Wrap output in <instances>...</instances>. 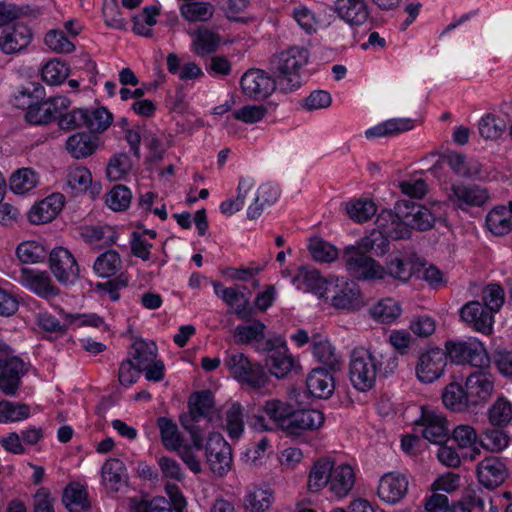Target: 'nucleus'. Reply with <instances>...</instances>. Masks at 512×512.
<instances>
[{"label": "nucleus", "mask_w": 512, "mask_h": 512, "mask_svg": "<svg viewBox=\"0 0 512 512\" xmlns=\"http://www.w3.org/2000/svg\"><path fill=\"white\" fill-rule=\"evenodd\" d=\"M312 354L317 361L329 367L331 370H338L340 367V355L334 345L325 337L315 336L312 339Z\"/></svg>", "instance_id": "34"}, {"label": "nucleus", "mask_w": 512, "mask_h": 512, "mask_svg": "<svg viewBox=\"0 0 512 512\" xmlns=\"http://www.w3.org/2000/svg\"><path fill=\"white\" fill-rule=\"evenodd\" d=\"M443 206V203H434L430 209L409 200H399L395 205V209L405 219L408 229L425 231L432 228L435 221L441 218Z\"/></svg>", "instance_id": "8"}, {"label": "nucleus", "mask_w": 512, "mask_h": 512, "mask_svg": "<svg viewBox=\"0 0 512 512\" xmlns=\"http://www.w3.org/2000/svg\"><path fill=\"white\" fill-rule=\"evenodd\" d=\"M321 300L334 309L344 312L358 311L365 305L364 297L358 285L338 276L328 277L325 294Z\"/></svg>", "instance_id": "2"}, {"label": "nucleus", "mask_w": 512, "mask_h": 512, "mask_svg": "<svg viewBox=\"0 0 512 512\" xmlns=\"http://www.w3.org/2000/svg\"><path fill=\"white\" fill-rule=\"evenodd\" d=\"M419 424L423 427L422 435L431 443H444L450 433L446 417L432 407H422Z\"/></svg>", "instance_id": "15"}, {"label": "nucleus", "mask_w": 512, "mask_h": 512, "mask_svg": "<svg viewBox=\"0 0 512 512\" xmlns=\"http://www.w3.org/2000/svg\"><path fill=\"white\" fill-rule=\"evenodd\" d=\"M69 72L70 69L65 62L60 59H53L42 68V78L50 85H58L69 76Z\"/></svg>", "instance_id": "55"}, {"label": "nucleus", "mask_w": 512, "mask_h": 512, "mask_svg": "<svg viewBox=\"0 0 512 512\" xmlns=\"http://www.w3.org/2000/svg\"><path fill=\"white\" fill-rule=\"evenodd\" d=\"M489 422L496 427H506L512 421V404L505 397H498L488 409Z\"/></svg>", "instance_id": "42"}, {"label": "nucleus", "mask_w": 512, "mask_h": 512, "mask_svg": "<svg viewBox=\"0 0 512 512\" xmlns=\"http://www.w3.org/2000/svg\"><path fill=\"white\" fill-rule=\"evenodd\" d=\"M213 407L214 396L212 392L210 390H202L191 395L188 401V413L180 416V423L190 433L191 440H193V445L197 451L203 449L204 438L202 430L195 423L200 418L208 417Z\"/></svg>", "instance_id": "3"}, {"label": "nucleus", "mask_w": 512, "mask_h": 512, "mask_svg": "<svg viewBox=\"0 0 512 512\" xmlns=\"http://www.w3.org/2000/svg\"><path fill=\"white\" fill-rule=\"evenodd\" d=\"M448 164L461 177H474L480 172V166L477 162L469 161L461 154H451L448 157Z\"/></svg>", "instance_id": "62"}, {"label": "nucleus", "mask_w": 512, "mask_h": 512, "mask_svg": "<svg viewBox=\"0 0 512 512\" xmlns=\"http://www.w3.org/2000/svg\"><path fill=\"white\" fill-rule=\"evenodd\" d=\"M477 477L485 487L494 488L504 482L507 477V469L500 458L486 457L477 465Z\"/></svg>", "instance_id": "26"}, {"label": "nucleus", "mask_w": 512, "mask_h": 512, "mask_svg": "<svg viewBox=\"0 0 512 512\" xmlns=\"http://www.w3.org/2000/svg\"><path fill=\"white\" fill-rule=\"evenodd\" d=\"M345 211L354 222L363 223L376 214V205L370 199H352L345 203Z\"/></svg>", "instance_id": "40"}, {"label": "nucleus", "mask_w": 512, "mask_h": 512, "mask_svg": "<svg viewBox=\"0 0 512 512\" xmlns=\"http://www.w3.org/2000/svg\"><path fill=\"white\" fill-rule=\"evenodd\" d=\"M20 279L25 287L44 299L54 298L60 292L46 271L23 268Z\"/></svg>", "instance_id": "21"}, {"label": "nucleus", "mask_w": 512, "mask_h": 512, "mask_svg": "<svg viewBox=\"0 0 512 512\" xmlns=\"http://www.w3.org/2000/svg\"><path fill=\"white\" fill-rule=\"evenodd\" d=\"M32 90L24 88L19 94L28 96L31 100L28 103L26 120L34 125H45L57 120L59 114L66 111L71 101L64 96H55L43 99V87L38 83H32Z\"/></svg>", "instance_id": "1"}, {"label": "nucleus", "mask_w": 512, "mask_h": 512, "mask_svg": "<svg viewBox=\"0 0 512 512\" xmlns=\"http://www.w3.org/2000/svg\"><path fill=\"white\" fill-rule=\"evenodd\" d=\"M461 321L470 326L474 331L484 335L493 332L494 315L479 301H469L459 310Z\"/></svg>", "instance_id": "17"}, {"label": "nucleus", "mask_w": 512, "mask_h": 512, "mask_svg": "<svg viewBox=\"0 0 512 512\" xmlns=\"http://www.w3.org/2000/svg\"><path fill=\"white\" fill-rule=\"evenodd\" d=\"M324 415L314 408H295L290 404V442L303 431H314L324 423Z\"/></svg>", "instance_id": "19"}, {"label": "nucleus", "mask_w": 512, "mask_h": 512, "mask_svg": "<svg viewBox=\"0 0 512 512\" xmlns=\"http://www.w3.org/2000/svg\"><path fill=\"white\" fill-rule=\"evenodd\" d=\"M133 349L132 361L138 371H144L156 360L157 347L155 343L136 342L133 344Z\"/></svg>", "instance_id": "51"}, {"label": "nucleus", "mask_w": 512, "mask_h": 512, "mask_svg": "<svg viewBox=\"0 0 512 512\" xmlns=\"http://www.w3.org/2000/svg\"><path fill=\"white\" fill-rule=\"evenodd\" d=\"M29 416L30 407L27 404L7 400L0 402V423L21 421Z\"/></svg>", "instance_id": "53"}, {"label": "nucleus", "mask_w": 512, "mask_h": 512, "mask_svg": "<svg viewBox=\"0 0 512 512\" xmlns=\"http://www.w3.org/2000/svg\"><path fill=\"white\" fill-rule=\"evenodd\" d=\"M87 123L86 128L92 133H102L111 125L113 116L104 107H99L94 110L87 109Z\"/></svg>", "instance_id": "59"}, {"label": "nucleus", "mask_w": 512, "mask_h": 512, "mask_svg": "<svg viewBox=\"0 0 512 512\" xmlns=\"http://www.w3.org/2000/svg\"><path fill=\"white\" fill-rule=\"evenodd\" d=\"M354 484L355 472L353 468L346 463L338 465L335 464L333 472L330 475V481L328 484L329 491L335 497L341 499L350 493Z\"/></svg>", "instance_id": "30"}, {"label": "nucleus", "mask_w": 512, "mask_h": 512, "mask_svg": "<svg viewBox=\"0 0 512 512\" xmlns=\"http://www.w3.org/2000/svg\"><path fill=\"white\" fill-rule=\"evenodd\" d=\"M483 306L489 309L492 314L498 312L504 304L505 293L498 284L487 285L482 292Z\"/></svg>", "instance_id": "63"}, {"label": "nucleus", "mask_w": 512, "mask_h": 512, "mask_svg": "<svg viewBox=\"0 0 512 512\" xmlns=\"http://www.w3.org/2000/svg\"><path fill=\"white\" fill-rule=\"evenodd\" d=\"M224 363L231 375L241 384L261 389L268 382V375L263 366L258 362H251L244 353H231Z\"/></svg>", "instance_id": "5"}, {"label": "nucleus", "mask_w": 512, "mask_h": 512, "mask_svg": "<svg viewBox=\"0 0 512 512\" xmlns=\"http://www.w3.org/2000/svg\"><path fill=\"white\" fill-rule=\"evenodd\" d=\"M445 348L447 356L456 364H470L477 368L489 366L490 358L485 345L476 337L447 341Z\"/></svg>", "instance_id": "6"}, {"label": "nucleus", "mask_w": 512, "mask_h": 512, "mask_svg": "<svg viewBox=\"0 0 512 512\" xmlns=\"http://www.w3.org/2000/svg\"><path fill=\"white\" fill-rule=\"evenodd\" d=\"M308 248L312 258L319 263H331L339 256L337 247L320 237L311 238Z\"/></svg>", "instance_id": "43"}, {"label": "nucleus", "mask_w": 512, "mask_h": 512, "mask_svg": "<svg viewBox=\"0 0 512 512\" xmlns=\"http://www.w3.org/2000/svg\"><path fill=\"white\" fill-rule=\"evenodd\" d=\"M489 199L485 188L475 184L456 183L447 192L448 202L455 208L468 211L471 207H481Z\"/></svg>", "instance_id": "10"}, {"label": "nucleus", "mask_w": 512, "mask_h": 512, "mask_svg": "<svg viewBox=\"0 0 512 512\" xmlns=\"http://www.w3.org/2000/svg\"><path fill=\"white\" fill-rule=\"evenodd\" d=\"M244 285L230 287L222 300L228 307V313L235 314L239 319L250 322L255 315V308L250 304V292L241 291Z\"/></svg>", "instance_id": "27"}, {"label": "nucleus", "mask_w": 512, "mask_h": 512, "mask_svg": "<svg viewBox=\"0 0 512 512\" xmlns=\"http://www.w3.org/2000/svg\"><path fill=\"white\" fill-rule=\"evenodd\" d=\"M447 365V353L433 348L421 353L418 357L415 374L421 383L430 384L442 377Z\"/></svg>", "instance_id": "11"}, {"label": "nucleus", "mask_w": 512, "mask_h": 512, "mask_svg": "<svg viewBox=\"0 0 512 512\" xmlns=\"http://www.w3.org/2000/svg\"><path fill=\"white\" fill-rule=\"evenodd\" d=\"M16 253L22 263L43 262L47 256L45 247L36 241L22 242L17 247Z\"/></svg>", "instance_id": "54"}, {"label": "nucleus", "mask_w": 512, "mask_h": 512, "mask_svg": "<svg viewBox=\"0 0 512 512\" xmlns=\"http://www.w3.org/2000/svg\"><path fill=\"white\" fill-rule=\"evenodd\" d=\"M157 425L165 448L170 451L179 450L182 446V437L178 431L177 424L168 417H159Z\"/></svg>", "instance_id": "41"}, {"label": "nucleus", "mask_w": 512, "mask_h": 512, "mask_svg": "<svg viewBox=\"0 0 512 512\" xmlns=\"http://www.w3.org/2000/svg\"><path fill=\"white\" fill-rule=\"evenodd\" d=\"M257 349L268 353L266 366L272 375L284 378L288 374V348L283 336L271 337Z\"/></svg>", "instance_id": "14"}, {"label": "nucleus", "mask_w": 512, "mask_h": 512, "mask_svg": "<svg viewBox=\"0 0 512 512\" xmlns=\"http://www.w3.org/2000/svg\"><path fill=\"white\" fill-rule=\"evenodd\" d=\"M333 10L341 20L350 26H361L370 16L366 0H335Z\"/></svg>", "instance_id": "22"}, {"label": "nucleus", "mask_w": 512, "mask_h": 512, "mask_svg": "<svg viewBox=\"0 0 512 512\" xmlns=\"http://www.w3.org/2000/svg\"><path fill=\"white\" fill-rule=\"evenodd\" d=\"M334 465L335 462L329 457L321 458L314 463L308 478V488L310 491L318 492L325 486H328Z\"/></svg>", "instance_id": "36"}, {"label": "nucleus", "mask_w": 512, "mask_h": 512, "mask_svg": "<svg viewBox=\"0 0 512 512\" xmlns=\"http://www.w3.org/2000/svg\"><path fill=\"white\" fill-rule=\"evenodd\" d=\"M306 387L312 396L328 399L334 392L335 380L327 369L314 368L306 377Z\"/></svg>", "instance_id": "29"}, {"label": "nucleus", "mask_w": 512, "mask_h": 512, "mask_svg": "<svg viewBox=\"0 0 512 512\" xmlns=\"http://www.w3.org/2000/svg\"><path fill=\"white\" fill-rule=\"evenodd\" d=\"M390 237L381 233L378 229L373 230L369 235L363 237L357 244L359 248L366 252H372L377 256L384 255L389 251Z\"/></svg>", "instance_id": "49"}, {"label": "nucleus", "mask_w": 512, "mask_h": 512, "mask_svg": "<svg viewBox=\"0 0 512 512\" xmlns=\"http://www.w3.org/2000/svg\"><path fill=\"white\" fill-rule=\"evenodd\" d=\"M480 445L487 451L499 453L509 446L510 437L500 429H487L480 437Z\"/></svg>", "instance_id": "47"}, {"label": "nucleus", "mask_w": 512, "mask_h": 512, "mask_svg": "<svg viewBox=\"0 0 512 512\" xmlns=\"http://www.w3.org/2000/svg\"><path fill=\"white\" fill-rule=\"evenodd\" d=\"M486 227L496 236H504L512 231V213L505 205L492 208L486 215Z\"/></svg>", "instance_id": "32"}, {"label": "nucleus", "mask_w": 512, "mask_h": 512, "mask_svg": "<svg viewBox=\"0 0 512 512\" xmlns=\"http://www.w3.org/2000/svg\"><path fill=\"white\" fill-rule=\"evenodd\" d=\"M101 146V139L92 132H76L65 142L68 154L77 160L92 156Z\"/></svg>", "instance_id": "24"}, {"label": "nucleus", "mask_w": 512, "mask_h": 512, "mask_svg": "<svg viewBox=\"0 0 512 512\" xmlns=\"http://www.w3.org/2000/svg\"><path fill=\"white\" fill-rule=\"evenodd\" d=\"M91 183L92 175L86 167L78 166L68 171L66 189L71 190L72 196L85 192Z\"/></svg>", "instance_id": "45"}, {"label": "nucleus", "mask_w": 512, "mask_h": 512, "mask_svg": "<svg viewBox=\"0 0 512 512\" xmlns=\"http://www.w3.org/2000/svg\"><path fill=\"white\" fill-rule=\"evenodd\" d=\"M101 474L103 484L110 491L118 492L127 483V469L119 459H108L102 466Z\"/></svg>", "instance_id": "31"}, {"label": "nucleus", "mask_w": 512, "mask_h": 512, "mask_svg": "<svg viewBox=\"0 0 512 512\" xmlns=\"http://www.w3.org/2000/svg\"><path fill=\"white\" fill-rule=\"evenodd\" d=\"M494 375L485 368H479L466 377L465 388L473 406L489 400L494 392Z\"/></svg>", "instance_id": "16"}, {"label": "nucleus", "mask_w": 512, "mask_h": 512, "mask_svg": "<svg viewBox=\"0 0 512 512\" xmlns=\"http://www.w3.org/2000/svg\"><path fill=\"white\" fill-rule=\"evenodd\" d=\"M264 411L272 422V428L288 431V404L280 400H269L264 405Z\"/></svg>", "instance_id": "50"}, {"label": "nucleus", "mask_w": 512, "mask_h": 512, "mask_svg": "<svg viewBox=\"0 0 512 512\" xmlns=\"http://www.w3.org/2000/svg\"><path fill=\"white\" fill-rule=\"evenodd\" d=\"M50 269L61 284H73L78 278L80 269L73 254L64 247H55L49 253Z\"/></svg>", "instance_id": "13"}, {"label": "nucleus", "mask_w": 512, "mask_h": 512, "mask_svg": "<svg viewBox=\"0 0 512 512\" xmlns=\"http://www.w3.org/2000/svg\"><path fill=\"white\" fill-rule=\"evenodd\" d=\"M413 127L414 123L410 118H393L367 129L365 136L368 139L394 136L409 131L413 129Z\"/></svg>", "instance_id": "35"}, {"label": "nucleus", "mask_w": 512, "mask_h": 512, "mask_svg": "<svg viewBox=\"0 0 512 512\" xmlns=\"http://www.w3.org/2000/svg\"><path fill=\"white\" fill-rule=\"evenodd\" d=\"M272 498V492L269 489L254 487L247 493L244 504L251 512H264L271 506Z\"/></svg>", "instance_id": "52"}, {"label": "nucleus", "mask_w": 512, "mask_h": 512, "mask_svg": "<svg viewBox=\"0 0 512 512\" xmlns=\"http://www.w3.org/2000/svg\"><path fill=\"white\" fill-rule=\"evenodd\" d=\"M378 358L365 348H355L350 354L349 378L358 391L370 390L377 378Z\"/></svg>", "instance_id": "4"}, {"label": "nucleus", "mask_w": 512, "mask_h": 512, "mask_svg": "<svg viewBox=\"0 0 512 512\" xmlns=\"http://www.w3.org/2000/svg\"><path fill=\"white\" fill-rule=\"evenodd\" d=\"M401 313L400 304L393 298L381 299L370 308L372 318L385 324L394 322Z\"/></svg>", "instance_id": "38"}, {"label": "nucleus", "mask_w": 512, "mask_h": 512, "mask_svg": "<svg viewBox=\"0 0 512 512\" xmlns=\"http://www.w3.org/2000/svg\"><path fill=\"white\" fill-rule=\"evenodd\" d=\"M38 182L37 174L30 168L15 171L9 180L10 189L15 194H25L33 189Z\"/></svg>", "instance_id": "46"}, {"label": "nucleus", "mask_w": 512, "mask_h": 512, "mask_svg": "<svg viewBox=\"0 0 512 512\" xmlns=\"http://www.w3.org/2000/svg\"><path fill=\"white\" fill-rule=\"evenodd\" d=\"M132 199V193L124 185H115L107 194L106 204L114 211L126 210Z\"/></svg>", "instance_id": "61"}, {"label": "nucleus", "mask_w": 512, "mask_h": 512, "mask_svg": "<svg viewBox=\"0 0 512 512\" xmlns=\"http://www.w3.org/2000/svg\"><path fill=\"white\" fill-rule=\"evenodd\" d=\"M62 502L69 512H83L90 508L88 493L78 483H71L64 489Z\"/></svg>", "instance_id": "37"}, {"label": "nucleus", "mask_w": 512, "mask_h": 512, "mask_svg": "<svg viewBox=\"0 0 512 512\" xmlns=\"http://www.w3.org/2000/svg\"><path fill=\"white\" fill-rule=\"evenodd\" d=\"M31 29L20 22L3 29L0 36V49L5 54H14L25 49L32 40Z\"/></svg>", "instance_id": "20"}, {"label": "nucleus", "mask_w": 512, "mask_h": 512, "mask_svg": "<svg viewBox=\"0 0 512 512\" xmlns=\"http://www.w3.org/2000/svg\"><path fill=\"white\" fill-rule=\"evenodd\" d=\"M444 406L454 412H462L473 406L466 388L458 382L449 383L442 392Z\"/></svg>", "instance_id": "33"}, {"label": "nucleus", "mask_w": 512, "mask_h": 512, "mask_svg": "<svg viewBox=\"0 0 512 512\" xmlns=\"http://www.w3.org/2000/svg\"><path fill=\"white\" fill-rule=\"evenodd\" d=\"M408 485L406 475L398 472L386 473L379 480L377 495L385 503L396 504L406 495Z\"/></svg>", "instance_id": "18"}, {"label": "nucleus", "mask_w": 512, "mask_h": 512, "mask_svg": "<svg viewBox=\"0 0 512 512\" xmlns=\"http://www.w3.org/2000/svg\"><path fill=\"white\" fill-rule=\"evenodd\" d=\"M291 282L298 290L312 292L321 299L325 294L328 277H322L320 272L313 267L301 266L291 277Z\"/></svg>", "instance_id": "23"}, {"label": "nucleus", "mask_w": 512, "mask_h": 512, "mask_svg": "<svg viewBox=\"0 0 512 512\" xmlns=\"http://www.w3.org/2000/svg\"><path fill=\"white\" fill-rule=\"evenodd\" d=\"M131 506L135 512H173L171 504L164 497H155L149 501L132 498Z\"/></svg>", "instance_id": "64"}, {"label": "nucleus", "mask_w": 512, "mask_h": 512, "mask_svg": "<svg viewBox=\"0 0 512 512\" xmlns=\"http://www.w3.org/2000/svg\"><path fill=\"white\" fill-rule=\"evenodd\" d=\"M368 252L356 245H349L343 251V262L350 276L358 280L382 279L385 268L367 255Z\"/></svg>", "instance_id": "7"}, {"label": "nucleus", "mask_w": 512, "mask_h": 512, "mask_svg": "<svg viewBox=\"0 0 512 512\" xmlns=\"http://www.w3.org/2000/svg\"><path fill=\"white\" fill-rule=\"evenodd\" d=\"M87 119V109L84 108H75L66 113L63 111L57 118L59 128L65 131L86 127Z\"/></svg>", "instance_id": "57"}, {"label": "nucleus", "mask_w": 512, "mask_h": 512, "mask_svg": "<svg viewBox=\"0 0 512 512\" xmlns=\"http://www.w3.org/2000/svg\"><path fill=\"white\" fill-rule=\"evenodd\" d=\"M505 121L493 114H486L478 123L480 135L485 139H498L505 131Z\"/></svg>", "instance_id": "56"}, {"label": "nucleus", "mask_w": 512, "mask_h": 512, "mask_svg": "<svg viewBox=\"0 0 512 512\" xmlns=\"http://www.w3.org/2000/svg\"><path fill=\"white\" fill-rule=\"evenodd\" d=\"M120 268L121 259L115 250H107L99 255L93 266L95 273L102 278L115 275Z\"/></svg>", "instance_id": "44"}, {"label": "nucleus", "mask_w": 512, "mask_h": 512, "mask_svg": "<svg viewBox=\"0 0 512 512\" xmlns=\"http://www.w3.org/2000/svg\"><path fill=\"white\" fill-rule=\"evenodd\" d=\"M220 37L216 33L204 29L198 30L194 40V52L199 56H205L215 52L218 48Z\"/></svg>", "instance_id": "58"}, {"label": "nucleus", "mask_w": 512, "mask_h": 512, "mask_svg": "<svg viewBox=\"0 0 512 512\" xmlns=\"http://www.w3.org/2000/svg\"><path fill=\"white\" fill-rule=\"evenodd\" d=\"M132 161L128 154L118 153L112 156L109 160L106 172L107 176L112 181H117L123 178L132 168Z\"/></svg>", "instance_id": "60"}, {"label": "nucleus", "mask_w": 512, "mask_h": 512, "mask_svg": "<svg viewBox=\"0 0 512 512\" xmlns=\"http://www.w3.org/2000/svg\"><path fill=\"white\" fill-rule=\"evenodd\" d=\"M181 5V15L190 22L208 21L214 13V7L208 2H189Z\"/></svg>", "instance_id": "48"}, {"label": "nucleus", "mask_w": 512, "mask_h": 512, "mask_svg": "<svg viewBox=\"0 0 512 512\" xmlns=\"http://www.w3.org/2000/svg\"><path fill=\"white\" fill-rule=\"evenodd\" d=\"M309 52L304 47H290V90L301 87L304 79L300 70L306 66Z\"/></svg>", "instance_id": "39"}, {"label": "nucleus", "mask_w": 512, "mask_h": 512, "mask_svg": "<svg viewBox=\"0 0 512 512\" xmlns=\"http://www.w3.org/2000/svg\"><path fill=\"white\" fill-rule=\"evenodd\" d=\"M64 206V196L53 193L34 205L28 213V219L32 224H44L52 221Z\"/></svg>", "instance_id": "28"}, {"label": "nucleus", "mask_w": 512, "mask_h": 512, "mask_svg": "<svg viewBox=\"0 0 512 512\" xmlns=\"http://www.w3.org/2000/svg\"><path fill=\"white\" fill-rule=\"evenodd\" d=\"M376 229L386 234L392 239H406L411 235L410 229L407 228L405 219L402 218L399 211L384 209L376 218Z\"/></svg>", "instance_id": "25"}, {"label": "nucleus", "mask_w": 512, "mask_h": 512, "mask_svg": "<svg viewBox=\"0 0 512 512\" xmlns=\"http://www.w3.org/2000/svg\"><path fill=\"white\" fill-rule=\"evenodd\" d=\"M277 80L272 79L264 70L252 68L247 70L240 79L243 94L249 99L261 101L276 89Z\"/></svg>", "instance_id": "12"}, {"label": "nucleus", "mask_w": 512, "mask_h": 512, "mask_svg": "<svg viewBox=\"0 0 512 512\" xmlns=\"http://www.w3.org/2000/svg\"><path fill=\"white\" fill-rule=\"evenodd\" d=\"M205 448L206 464L211 472L224 477L232 465V449L219 433H213L209 436Z\"/></svg>", "instance_id": "9"}]
</instances>
